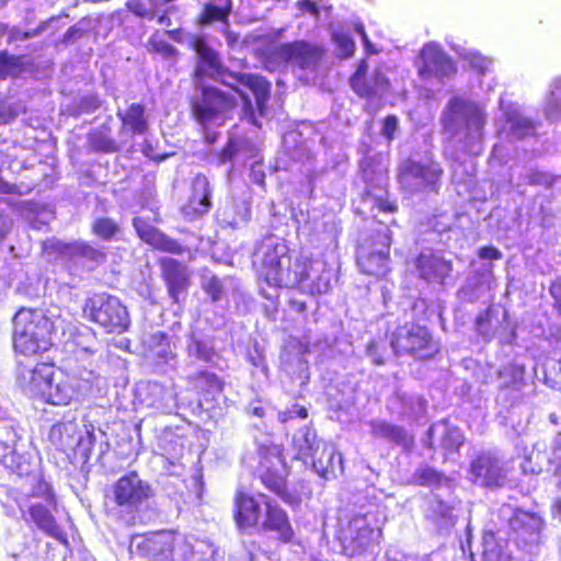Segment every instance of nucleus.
Instances as JSON below:
<instances>
[{
    "label": "nucleus",
    "mask_w": 561,
    "mask_h": 561,
    "mask_svg": "<svg viewBox=\"0 0 561 561\" xmlns=\"http://www.w3.org/2000/svg\"><path fill=\"white\" fill-rule=\"evenodd\" d=\"M256 255L257 278L270 288H293L309 295L327 294L331 289L329 277L314 273L313 257L291 250L284 241L262 244Z\"/></svg>",
    "instance_id": "f257e3e1"
},
{
    "label": "nucleus",
    "mask_w": 561,
    "mask_h": 561,
    "mask_svg": "<svg viewBox=\"0 0 561 561\" xmlns=\"http://www.w3.org/2000/svg\"><path fill=\"white\" fill-rule=\"evenodd\" d=\"M232 519L241 533L253 529L274 533L283 543H289L295 538L288 513L265 493L254 495L242 489L237 490L232 500Z\"/></svg>",
    "instance_id": "f03ea898"
},
{
    "label": "nucleus",
    "mask_w": 561,
    "mask_h": 561,
    "mask_svg": "<svg viewBox=\"0 0 561 561\" xmlns=\"http://www.w3.org/2000/svg\"><path fill=\"white\" fill-rule=\"evenodd\" d=\"M255 477L261 484L283 503L297 508L312 495L308 481L304 479L288 481V467L280 445L261 444L257 447Z\"/></svg>",
    "instance_id": "7ed1b4c3"
},
{
    "label": "nucleus",
    "mask_w": 561,
    "mask_h": 561,
    "mask_svg": "<svg viewBox=\"0 0 561 561\" xmlns=\"http://www.w3.org/2000/svg\"><path fill=\"white\" fill-rule=\"evenodd\" d=\"M156 492L151 483L130 470L115 480L105 494V514L123 527H133L142 522L150 508Z\"/></svg>",
    "instance_id": "20e7f679"
},
{
    "label": "nucleus",
    "mask_w": 561,
    "mask_h": 561,
    "mask_svg": "<svg viewBox=\"0 0 561 561\" xmlns=\"http://www.w3.org/2000/svg\"><path fill=\"white\" fill-rule=\"evenodd\" d=\"M54 332V322L43 311L22 308L13 319V351L24 357L42 356L53 347Z\"/></svg>",
    "instance_id": "39448f33"
},
{
    "label": "nucleus",
    "mask_w": 561,
    "mask_h": 561,
    "mask_svg": "<svg viewBox=\"0 0 561 561\" xmlns=\"http://www.w3.org/2000/svg\"><path fill=\"white\" fill-rule=\"evenodd\" d=\"M56 368L53 363L38 362L32 368L23 367L18 374L19 387L31 398L53 405L69 404L76 393L71 378L54 382Z\"/></svg>",
    "instance_id": "423d86ee"
},
{
    "label": "nucleus",
    "mask_w": 561,
    "mask_h": 561,
    "mask_svg": "<svg viewBox=\"0 0 561 561\" xmlns=\"http://www.w3.org/2000/svg\"><path fill=\"white\" fill-rule=\"evenodd\" d=\"M136 550L148 561H191L193 545L174 529L147 531L137 536Z\"/></svg>",
    "instance_id": "0eeeda50"
},
{
    "label": "nucleus",
    "mask_w": 561,
    "mask_h": 561,
    "mask_svg": "<svg viewBox=\"0 0 561 561\" xmlns=\"http://www.w3.org/2000/svg\"><path fill=\"white\" fill-rule=\"evenodd\" d=\"M85 319L99 325L107 334H123L129 330L130 317L122 300L108 293H95L83 304Z\"/></svg>",
    "instance_id": "6e6552de"
},
{
    "label": "nucleus",
    "mask_w": 561,
    "mask_h": 561,
    "mask_svg": "<svg viewBox=\"0 0 561 561\" xmlns=\"http://www.w3.org/2000/svg\"><path fill=\"white\" fill-rule=\"evenodd\" d=\"M336 539L344 556L348 558L364 557L379 549L382 529L371 525L366 515L356 514L340 524Z\"/></svg>",
    "instance_id": "1a4fd4ad"
},
{
    "label": "nucleus",
    "mask_w": 561,
    "mask_h": 561,
    "mask_svg": "<svg viewBox=\"0 0 561 561\" xmlns=\"http://www.w3.org/2000/svg\"><path fill=\"white\" fill-rule=\"evenodd\" d=\"M444 174L440 162L432 158L425 162L407 158L398 164L396 178L403 192L438 195Z\"/></svg>",
    "instance_id": "9d476101"
},
{
    "label": "nucleus",
    "mask_w": 561,
    "mask_h": 561,
    "mask_svg": "<svg viewBox=\"0 0 561 561\" xmlns=\"http://www.w3.org/2000/svg\"><path fill=\"white\" fill-rule=\"evenodd\" d=\"M328 54L324 44L306 39L280 43L270 51L266 62L271 69L279 66L295 67L301 70L318 68Z\"/></svg>",
    "instance_id": "9b49d317"
},
{
    "label": "nucleus",
    "mask_w": 561,
    "mask_h": 561,
    "mask_svg": "<svg viewBox=\"0 0 561 561\" xmlns=\"http://www.w3.org/2000/svg\"><path fill=\"white\" fill-rule=\"evenodd\" d=\"M390 345L398 356H410L415 360L433 358L439 352V345L431 331L414 322H405L391 334Z\"/></svg>",
    "instance_id": "f8f14e48"
},
{
    "label": "nucleus",
    "mask_w": 561,
    "mask_h": 561,
    "mask_svg": "<svg viewBox=\"0 0 561 561\" xmlns=\"http://www.w3.org/2000/svg\"><path fill=\"white\" fill-rule=\"evenodd\" d=\"M486 116L476 102L453 96L442 116V126L450 135L463 133L467 138L481 136Z\"/></svg>",
    "instance_id": "ddd939ff"
},
{
    "label": "nucleus",
    "mask_w": 561,
    "mask_h": 561,
    "mask_svg": "<svg viewBox=\"0 0 561 561\" xmlns=\"http://www.w3.org/2000/svg\"><path fill=\"white\" fill-rule=\"evenodd\" d=\"M391 233L377 231L366 237L357 247L356 263L360 271L381 277L389 272Z\"/></svg>",
    "instance_id": "4468645a"
},
{
    "label": "nucleus",
    "mask_w": 561,
    "mask_h": 561,
    "mask_svg": "<svg viewBox=\"0 0 561 561\" xmlns=\"http://www.w3.org/2000/svg\"><path fill=\"white\" fill-rule=\"evenodd\" d=\"M49 440L70 460L87 462L93 450L94 435L92 432L82 435L75 422H59L51 426Z\"/></svg>",
    "instance_id": "2eb2a0df"
},
{
    "label": "nucleus",
    "mask_w": 561,
    "mask_h": 561,
    "mask_svg": "<svg viewBox=\"0 0 561 561\" xmlns=\"http://www.w3.org/2000/svg\"><path fill=\"white\" fill-rule=\"evenodd\" d=\"M197 90L199 94L191 99L190 107L193 119L203 126H207L237 105L233 95L217 87L201 84Z\"/></svg>",
    "instance_id": "dca6fc26"
},
{
    "label": "nucleus",
    "mask_w": 561,
    "mask_h": 561,
    "mask_svg": "<svg viewBox=\"0 0 561 561\" xmlns=\"http://www.w3.org/2000/svg\"><path fill=\"white\" fill-rule=\"evenodd\" d=\"M294 445L297 450V457L304 460L310 459L318 473L328 478L335 470L334 450L321 444L314 432L304 427L299 435L294 437Z\"/></svg>",
    "instance_id": "f3484780"
},
{
    "label": "nucleus",
    "mask_w": 561,
    "mask_h": 561,
    "mask_svg": "<svg viewBox=\"0 0 561 561\" xmlns=\"http://www.w3.org/2000/svg\"><path fill=\"white\" fill-rule=\"evenodd\" d=\"M158 265L170 299L174 304H181L192 285L187 265L173 257H160Z\"/></svg>",
    "instance_id": "a211bd4d"
},
{
    "label": "nucleus",
    "mask_w": 561,
    "mask_h": 561,
    "mask_svg": "<svg viewBox=\"0 0 561 561\" xmlns=\"http://www.w3.org/2000/svg\"><path fill=\"white\" fill-rule=\"evenodd\" d=\"M367 71L368 60L363 58L350 77V87L359 98L375 99L389 91L390 80L380 67L375 68L370 77Z\"/></svg>",
    "instance_id": "6ab92c4d"
},
{
    "label": "nucleus",
    "mask_w": 561,
    "mask_h": 561,
    "mask_svg": "<svg viewBox=\"0 0 561 561\" xmlns=\"http://www.w3.org/2000/svg\"><path fill=\"white\" fill-rule=\"evenodd\" d=\"M190 47L196 53L197 61L192 78L195 81H203L206 78L217 79L218 76L228 72L219 53L208 45L204 36H194Z\"/></svg>",
    "instance_id": "aec40b11"
},
{
    "label": "nucleus",
    "mask_w": 561,
    "mask_h": 561,
    "mask_svg": "<svg viewBox=\"0 0 561 561\" xmlns=\"http://www.w3.org/2000/svg\"><path fill=\"white\" fill-rule=\"evenodd\" d=\"M420 58L421 65L419 66L417 75L423 80L431 78L443 80L457 72L454 60L437 44L430 43L424 45L420 53Z\"/></svg>",
    "instance_id": "412c9836"
},
{
    "label": "nucleus",
    "mask_w": 561,
    "mask_h": 561,
    "mask_svg": "<svg viewBox=\"0 0 561 561\" xmlns=\"http://www.w3.org/2000/svg\"><path fill=\"white\" fill-rule=\"evenodd\" d=\"M472 482L489 489L501 488L505 482V471L495 455L490 451L478 454L469 465Z\"/></svg>",
    "instance_id": "4be33fe9"
},
{
    "label": "nucleus",
    "mask_w": 561,
    "mask_h": 561,
    "mask_svg": "<svg viewBox=\"0 0 561 561\" xmlns=\"http://www.w3.org/2000/svg\"><path fill=\"white\" fill-rule=\"evenodd\" d=\"M133 227L137 236L156 250L178 255L183 254L187 250L185 245L163 233L141 217L133 219Z\"/></svg>",
    "instance_id": "5701e85b"
},
{
    "label": "nucleus",
    "mask_w": 561,
    "mask_h": 561,
    "mask_svg": "<svg viewBox=\"0 0 561 561\" xmlns=\"http://www.w3.org/2000/svg\"><path fill=\"white\" fill-rule=\"evenodd\" d=\"M420 278L427 283L443 285L453 271V262L431 253H420L414 261Z\"/></svg>",
    "instance_id": "b1692460"
},
{
    "label": "nucleus",
    "mask_w": 561,
    "mask_h": 561,
    "mask_svg": "<svg viewBox=\"0 0 561 561\" xmlns=\"http://www.w3.org/2000/svg\"><path fill=\"white\" fill-rule=\"evenodd\" d=\"M211 191L209 181L205 175H197L192 183V192L182 206V214L188 220H194L209 211Z\"/></svg>",
    "instance_id": "393cba45"
},
{
    "label": "nucleus",
    "mask_w": 561,
    "mask_h": 561,
    "mask_svg": "<svg viewBox=\"0 0 561 561\" xmlns=\"http://www.w3.org/2000/svg\"><path fill=\"white\" fill-rule=\"evenodd\" d=\"M186 382L198 397L204 400H214L225 391L226 382L216 373L202 368L186 377Z\"/></svg>",
    "instance_id": "a878e982"
},
{
    "label": "nucleus",
    "mask_w": 561,
    "mask_h": 561,
    "mask_svg": "<svg viewBox=\"0 0 561 561\" xmlns=\"http://www.w3.org/2000/svg\"><path fill=\"white\" fill-rule=\"evenodd\" d=\"M61 252L69 260L88 265L90 270H94L107 261V253L102 247L93 245L87 241L65 243L61 247Z\"/></svg>",
    "instance_id": "bb28decb"
},
{
    "label": "nucleus",
    "mask_w": 561,
    "mask_h": 561,
    "mask_svg": "<svg viewBox=\"0 0 561 561\" xmlns=\"http://www.w3.org/2000/svg\"><path fill=\"white\" fill-rule=\"evenodd\" d=\"M87 148L91 152L101 154H112L122 150V144L113 136L111 117L102 125L89 130Z\"/></svg>",
    "instance_id": "cd10ccee"
},
{
    "label": "nucleus",
    "mask_w": 561,
    "mask_h": 561,
    "mask_svg": "<svg viewBox=\"0 0 561 561\" xmlns=\"http://www.w3.org/2000/svg\"><path fill=\"white\" fill-rule=\"evenodd\" d=\"M47 504H31L27 513L30 520L43 530L47 536L55 538L60 543L67 546L69 543L67 534L59 527L55 516L51 514Z\"/></svg>",
    "instance_id": "c85d7f7f"
},
{
    "label": "nucleus",
    "mask_w": 561,
    "mask_h": 561,
    "mask_svg": "<svg viewBox=\"0 0 561 561\" xmlns=\"http://www.w3.org/2000/svg\"><path fill=\"white\" fill-rule=\"evenodd\" d=\"M116 116L121 121V133L144 135L149 129L145 105L131 103L125 110H118Z\"/></svg>",
    "instance_id": "c756f323"
},
{
    "label": "nucleus",
    "mask_w": 561,
    "mask_h": 561,
    "mask_svg": "<svg viewBox=\"0 0 561 561\" xmlns=\"http://www.w3.org/2000/svg\"><path fill=\"white\" fill-rule=\"evenodd\" d=\"M542 525L543 522L538 514L520 508L515 510L510 519L511 529L524 541L537 537L541 531Z\"/></svg>",
    "instance_id": "7c9ffc66"
},
{
    "label": "nucleus",
    "mask_w": 561,
    "mask_h": 561,
    "mask_svg": "<svg viewBox=\"0 0 561 561\" xmlns=\"http://www.w3.org/2000/svg\"><path fill=\"white\" fill-rule=\"evenodd\" d=\"M497 313L499 310L491 305L480 312L474 320L476 331L484 341H491L501 330L506 329L507 312H503L502 320L497 319Z\"/></svg>",
    "instance_id": "2f4dec72"
},
{
    "label": "nucleus",
    "mask_w": 561,
    "mask_h": 561,
    "mask_svg": "<svg viewBox=\"0 0 561 561\" xmlns=\"http://www.w3.org/2000/svg\"><path fill=\"white\" fill-rule=\"evenodd\" d=\"M371 434L375 437L387 439L402 447L405 451H410L414 446V436L412 434L404 427L386 421L373 423Z\"/></svg>",
    "instance_id": "473e14b6"
},
{
    "label": "nucleus",
    "mask_w": 561,
    "mask_h": 561,
    "mask_svg": "<svg viewBox=\"0 0 561 561\" xmlns=\"http://www.w3.org/2000/svg\"><path fill=\"white\" fill-rule=\"evenodd\" d=\"M229 76L238 83L249 88L254 96L259 108L263 107L271 95V83L261 75L233 72L229 71Z\"/></svg>",
    "instance_id": "72a5a7b5"
},
{
    "label": "nucleus",
    "mask_w": 561,
    "mask_h": 561,
    "mask_svg": "<svg viewBox=\"0 0 561 561\" xmlns=\"http://www.w3.org/2000/svg\"><path fill=\"white\" fill-rule=\"evenodd\" d=\"M32 66L25 55H13L7 49L0 50V79L18 78Z\"/></svg>",
    "instance_id": "f704fd0d"
},
{
    "label": "nucleus",
    "mask_w": 561,
    "mask_h": 561,
    "mask_svg": "<svg viewBox=\"0 0 561 561\" xmlns=\"http://www.w3.org/2000/svg\"><path fill=\"white\" fill-rule=\"evenodd\" d=\"M231 10V0H226L224 5H217L214 2H206L197 16V23L199 25H208L215 22L227 24Z\"/></svg>",
    "instance_id": "c9c22d12"
},
{
    "label": "nucleus",
    "mask_w": 561,
    "mask_h": 561,
    "mask_svg": "<svg viewBox=\"0 0 561 561\" xmlns=\"http://www.w3.org/2000/svg\"><path fill=\"white\" fill-rule=\"evenodd\" d=\"M427 518L437 527H453L457 522L454 506L442 499H436Z\"/></svg>",
    "instance_id": "e433bc0d"
},
{
    "label": "nucleus",
    "mask_w": 561,
    "mask_h": 561,
    "mask_svg": "<svg viewBox=\"0 0 561 561\" xmlns=\"http://www.w3.org/2000/svg\"><path fill=\"white\" fill-rule=\"evenodd\" d=\"M254 149L253 144L245 137L230 136L225 147L217 152L219 163L231 161L240 153H247Z\"/></svg>",
    "instance_id": "4c0bfd02"
},
{
    "label": "nucleus",
    "mask_w": 561,
    "mask_h": 561,
    "mask_svg": "<svg viewBox=\"0 0 561 561\" xmlns=\"http://www.w3.org/2000/svg\"><path fill=\"white\" fill-rule=\"evenodd\" d=\"M91 232L102 241L118 240L122 232L119 224L110 217H96L91 224Z\"/></svg>",
    "instance_id": "58836bf2"
},
{
    "label": "nucleus",
    "mask_w": 561,
    "mask_h": 561,
    "mask_svg": "<svg viewBox=\"0 0 561 561\" xmlns=\"http://www.w3.org/2000/svg\"><path fill=\"white\" fill-rule=\"evenodd\" d=\"M187 353L190 356H193L201 362L211 364V366H215L216 358L221 357L214 345H210L206 341L197 337H193L188 342Z\"/></svg>",
    "instance_id": "ea45409f"
},
{
    "label": "nucleus",
    "mask_w": 561,
    "mask_h": 561,
    "mask_svg": "<svg viewBox=\"0 0 561 561\" xmlns=\"http://www.w3.org/2000/svg\"><path fill=\"white\" fill-rule=\"evenodd\" d=\"M378 167V162L374 158H367L360 163V176L367 184L366 188L362 193L363 199H369V197H373V190L375 187L374 182L382 175V172Z\"/></svg>",
    "instance_id": "a19ab883"
},
{
    "label": "nucleus",
    "mask_w": 561,
    "mask_h": 561,
    "mask_svg": "<svg viewBox=\"0 0 561 561\" xmlns=\"http://www.w3.org/2000/svg\"><path fill=\"white\" fill-rule=\"evenodd\" d=\"M413 483L421 486H438L445 480V474L431 466H421L413 473Z\"/></svg>",
    "instance_id": "79ce46f5"
},
{
    "label": "nucleus",
    "mask_w": 561,
    "mask_h": 561,
    "mask_svg": "<svg viewBox=\"0 0 561 561\" xmlns=\"http://www.w3.org/2000/svg\"><path fill=\"white\" fill-rule=\"evenodd\" d=\"M30 497L33 499H42L46 502V504L56 510L58 506V499L55 494L54 488L49 482H47L43 477H38L28 493Z\"/></svg>",
    "instance_id": "37998d69"
},
{
    "label": "nucleus",
    "mask_w": 561,
    "mask_h": 561,
    "mask_svg": "<svg viewBox=\"0 0 561 561\" xmlns=\"http://www.w3.org/2000/svg\"><path fill=\"white\" fill-rule=\"evenodd\" d=\"M499 389H516L523 381V370L514 365L502 366L497 371Z\"/></svg>",
    "instance_id": "c03bdc74"
},
{
    "label": "nucleus",
    "mask_w": 561,
    "mask_h": 561,
    "mask_svg": "<svg viewBox=\"0 0 561 561\" xmlns=\"http://www.w3.org/2000/svg\"><path fill=\"white\" fill-rule=\"evenodd\" d=\"M506 122L511 125V130L517 138L531 135L536 128L535 123L530 118L524 117L517 112L508 113Z\"/></svg>",
    "instance_id": "a18cd8bd"
},
{
    "label": "nucleus",
    "mask_w": 561,
    "mask_h": 561,
    "mask_svg": "<svg viewBox=\"0 0 561 561\" xmlns=\"http://www.w3.org/2000/svg\"><path fill=\"white\" fill-rule=\"evenodd\" d=\"M125 7L138 18L152 20L156 16V4L152 0H127Z\"/></svg>",
    "instance_id": "49530a36"
},
{
    "label": "nucleus",
    "mask_w": 561,
    "mask_h": 561,
    "mask_svg": "<svg viewBox=\"0 0 561 561\" xmlns=\"http://www.w3.org/2000/svg\"><path fill=\"white\" fill-rule=\"evenodd\" d=\"M148 45L151 53L158 54L164 59L178 57V49L169 42L160 38L157 34L150 36Z\"/></svg>",
    "instance_id": "de8ad7c7"
},
{
    "label": "nucleus",
    "mask_w": 561,
    "mask_h": 561,
    "mask_svg": "<svg viewBox=\"0 0 561 561\" xmlns=\"http://www.w3.org/2000/svg\"><path fill=\"white\" fill-rule=\"evenodd\" d=\"M333 41L340 50L342 59L351 58L355 53V43L352 36L346 32H336L333 34Z\"/></svg>",
    "instance_id": "09e8293b"
},
{
    "label": "nucleus",
    "mask_w": 561,
    "mask_h": 561,
    "mask_svg": "<svg viewBox=\"0 0 561 561\" xmlns=\"http://www.w3.org/2000/svg\"><path fill=\"white\" fill-rule=\"evenodd\" d=\"M202 288L214 302L220 300L225 291L224 283L217 275H211L205 280Z\"/></svg>",
    "instance_id": "8fccbe9b"
},
{
    "label": "nucleus",
    "mask_w": 561,
    "mask_h": 561,
    "mask_svg": "<svg viewBox=\"0 0 561 561\" xmlns=\"http://www.w3.org/2000/svg\"><path fill=\"white\" fill-rule=\"evenodd\" d=\"M463 444L461 435L456 428L447 427L442 437V446L449 453H457Z\"/></svg>",
    "instance_id": "3c124183"
},
{
    "label": "nucleus",
    "mask_w": 561,
    "mask_h": 561,
    "mask_svg": "<svg viewBox=\"0 0 561 561\" xmlns=\"http://www.w3.org/2000/svg\"><path fill=\"white\" fill-rule=\"evenodd\" d=\"M463 59L468 62L469 67L479 73H484L489 66L490 60L485 56L478 51H470L463 56Z\"/></svg>",
    "instance_id": "603ef678"
},
{
    "label": "nucleus",
    "mask_w": 561,
    "mask_h": 561,
    "mask_svg": "<svg viewBox=\"0 0 561 561\" xmlns=\"http://www.w3.org/2000/svg\"><path fill=\"white\" fill-rule=\"evenodd\" d=\"M85 23H89V20L83 18L77 24L71 25L62 35L61 42L64 44H69L84 36L88 33V28L84 27Z\"/></svg>",
    "instance_id": "864d4df0"
},
{
    "label": "nucleus",
    "mask_w": 561,
    "mask_h": 561,
    "mask_svg": "<svg viewBox=\"0 0 561 561\" xmlns=\"http://www.w3.org/2000/svg\"><path fill=\"white\" fill-rule=\"evenodd\" d=\"M399 129V119L394 114H388L382 121L381 136L391 142Z\"/></svg>",
    "instance_id": "5fc2aeb1"
},
{
    "label": "nucleus",
    "mask_w": 561,
    "mask_h": 561,
    "mask_svg": "<svg viewBox=\"0 0 561 561\" xmlns=\"http://www.w3.org/2000/svg\"><path fill=\"white\" fill-rule=\"evenodd\" d=\"M549 295L552 299V308L558 317H561V276L552 279L548 287Z\"/></svg>",
    "instance_id": "6e6d98bb"
},
{
    "label": "nucleus",
    "mask_w": 561,
    "mask_h": 561,
    "mask_svg": "<svg viewBox=\"0 0 561 561\" xmlns=\"http://www.w3.org/2000/svg\"><path fill=\"white\" fill-rule=\"evenodd\" d=\"M374 201L375 207L383 214H394L399 210V206L396 199H390L388 194L385 197H370Z\"/></svg>",
    "instance_id": "4d7b16f0"
},
{
    "label": "nucleus",
    "mask_w": 561,
    "mask_h": 561,
    "mask_svg": "<svg viewBox=\"0 0 561 561\" xmlns=\"http://www.w3.org/2000/svg\"><path fill=\"white\" fill-rule=\"evenodd\" d=\"M279 416L282 422H287L289 420H294L295 417L305 420L308 417V410L304 405L294 404L290 409L282 412Z\"/></svg>",
    "instance_id": "13d9d810"
},
{
    "label": "nucleus",
    "mask_w": 561,
    "mask_h": 561,
    "mask_svg": "<svg viewBox=\"0 0 561 561\" xmlns=\"http://www.w3.org/2000/svg\"><path fill=\"white\" fill-rule=\"evenodd\" d=\"M528 183L531 185L550 186L553 183V179L541 171H533L528 174Z\"/></svg>",
    "instance_id": "bf43d9fd"
},
{
    "label": "nucleus",
    "mask_w": 561,
    "mask_h": 561,
    "mask_svg": "<svg viewBox=\"0 0 561 561\" xmlns=\"http://www.w3.org/2000/svg\"><path fill=\"white\" fill-rule=\"evenodd\" d=\"M18 111L4 103H0V124H10L18 117Z\"/></svg>",
    "instance_id": "052dcab7"
},
{
    "label": "nucleus",
    "mask_w": 561,
    "mask_h": 561,
    "mask_svg": "<svg viewBox=\"0 0 561 561\" xmlns=\"http://www.w3.org/2000/svg\"><path fill=\"white\" fill-rule=\"evenodd\" d=\"M478 256L482 260H501L502 252L493 245H484L478 250Z\"/></svg>",
    "instance_id": "680f3d73"
},
{
    "label": "nucleus",
    "mask_w": 561,
    "mask_h": 561,
    "mask_svg": "<svg viewBox=\"0 0 561 561\" xmlns=\"http://www.w3.org/2000/svg\"><path fill=\"white\" fill-rule=\"evenodd\" d=\"M297 8L301 12H307L313 16H319L320 9L314 0H299L297 2Z\"/></svg>",
    "instance_id": "e2e57ef3"
},
{
    "label": "nucleus",
    "mask_w": 561,
    "mask_h": 561,
    "mask_svg": "<svg viewBox=\"0 0 561 561\" xmlns=\"http://www.w3.org/2000/svg\"><path fill=\"white\" fill-rule=\"evenodd\" d=\"M367 355L371 358V362L376 365H383L386 363L385 357L378 352V343L370 342L367 346Z\"/></svg>",
    "instance_id": "0e129e2a"
},
{
    "label": "nucleus",
    "mask_w": 561,
    "mask_h": 561,
    "mask_svg": "<svg viewBox=\"0 0 561 561\" xmlns=\"http://www.w3.org/2000/svg\"><path fill=\"white\" fill-rule=\"evenodd\" d=\"M42 30V27L35 30V31H32V32H22V31H19V30H12L8 36V42L9 43H12V42H15L18 39H21V41H25L27 38H31L35 35H37L39 33V31Z\"/></svg>",
    "instance_id": "69168bd1"
},
{
    "label": "nucleus",
    "mask_w": 561,
    "mask_h": 561,
    "mask_svg": "<svg viewBox=\"0 0 561 561\" xmlns=\"http://www.w3.org/2000/svg\"><path fill=\"white\" fill-rule=\"evenodd\" d=\"M0 194L21 195L22 191L19 185L9 183L0 176Z\"/></svg>",
    "instance_id": "338daca9"
},
{
    "label": "nucleus",
    "mask_w": 561,
    "mask_h": 561,
    "mask_svg": "<svg viewBox=\"0 0 561 561\" xmlns=\"http://www.w3.org/2000/svg\"><path fill=\"white\" fill-rule=\"evenodd\" d=\"M483 561H508V558L500 549H484Z\"/></svg>",
    "instance_id": "774afa93"
}]
</instances>
